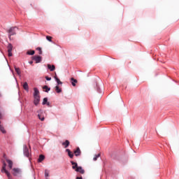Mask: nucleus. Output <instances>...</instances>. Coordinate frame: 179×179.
I'll return each instance as SVG.
<instances>
[{
	"label": "nucleus",
	"instance_id": "obj_20",
	"mask_svg": "<svg viewBox=\"0 0 179 179\" xmlns=\"http://www.w3.org/2000/svg\"><path fill=\"white\" fill-rule=\"evenodd\" d=\"M43 89L45 90L46 93H48V92L51 90V88L48 87L47 85L43 86Z\"/></svg>",
	"mask_w": 179,
	"mask_h": 179
},
{
	"label": "nucleus",
	"instance_id": "obj_21",
	"mask_svg": "<svg viewBox=\"0 0 179 179\" xmlns=\"http://www.w3.org/2000/svg\"><path fill=\"white\" fill-rule=\"evenodd\" d=\"M55 79L57 83V85H62V82L59 80V78H57V76H55Z\"/></svg>",
	"mask_w": 179,
	"mask_h": 179
},
{
	"label": "nucleus",
	"instance_id": "obj_5",
	"mask_svg": "<svg viewBox=\"0 0 179 179\" xmlns=\"http://www.w3.org/2000/svg\"><path fill=\"white\" fill-rule=\"evenodd\" d=\"M24 155L27 157H30V150H29V148H27V145L24 146Z\"/></svg>",
	"mask_w": 179,
	"mask_h": 179
},
{
	"label": "nucleus",
	"instance_id": "obj_32",
	"mask_svg": "<svg viewBox=\"0 0 179 179\" xmlns=\"http://www.w3.org/2000/svg\"><path fill=\"white\" fill-rule=\"evenodd\" d=\"M2 118V113L0 112V120Z\"/></svg>",
	"mask_w": 179,
	"mask_h": 179
},
{
	"label": "nucleus",
	"instance_id": "obj_12",
	"mask_svg": "<svg viewBox=\"0 0 179 179\" xmlns=\"http://www.w3.org/2000/svg\"><path fill=\"white\" fill-rule=\"evenodd\" d=\"M47 66H48V69H50V71L51 72H53V71H55V65L48 64Z\"/></svg>",
	"mask_w": 179,
	"mask_h": 179
},
{
	"label": "nucleus",
	"instance_id": "obj_27",
	"mask_svg": "<svg viewBox=\"0 0 179 179\" xmlns=\"http://www.w3.org/2000/svg\"><path fill=\"white\" fill-rule=\"evenodd\" d=\"M98 157H100V154H98V155H95V157L93 158V160L94 162H96V160H97Z\"/></svg>",
	"mask_w": 179,
	"mask_h": 179
},
{
	"label": "nucleus",
	"instance_id": "obj_13",
	"mask_svg": "<svg viewBox=\"0 0 179 179\" xmlns=\"http://www.w3.org/2000/svg\"><path fill=\"white\" fill-rule=\"evenodd\" d=\"M71 82L72 86L75 87V86H76V83H78V80H76L73 78H71Z\"/></svg>",
	"mask_w": 179,
	"mask_h": 179
},
{
	"label": "nucleus",
	"instance_id": "obj_10",
	"mask_svg": "<svg viewBox=\"0 0 179 179\" xmlns=\"http://www.w3.org/2000/svg\"><path fill=\"white\" fill-rule=\"evenodd\" d=\"M66 153H68V156L70 157V159H73L74 155L69 149L66 150Z\"/></svg>",
	"mask_w": 179,
	"mask_h": 179
},
{
	"label": "nucleus",
	"instance_id": "obj_9",
	"mask_svg": "<svg viewBox=\"0 0 179 179\" xmlns=\"http://www.w3.org/2000/svg\"><path fill=\"white\" fill-rule=\"evenodd\" d=\"M34 103L36 106H38V103H40V96H34Z\"/></svg>",
	"mask_w": 179,
	"mask_h": 179
},
{
	"label": "nucleus",
	"instance_id": "obj_2",
	"mask_svg": "<svg viewBox=\"0 0 179 179\" xmlns=\"http://www.w3.org/2000/svg\"><path fill=\"white\" fill-rule=\"evenodd\" d=\"M16 29H17V27H10V28L8 30V37H9L10 40V37H12V36L16 35Z\"/></svg>",
	"mask_w": 179,
	"mask_h": 179
},
{
	"label": "nucleus",
	"instance_id": "obj_8",
	"mask_svg": "<svg viewBox=\"0 0 179 179\" xmlns=\"http://www.w3.org/2000/svg\"><path fill=\"white\" fill-rule=\"evenodd\" d=\"M34 97H40V91H38V89L36 87L34 88Z\"/></svg>",
	"mask_w": 179,
	"mask_h": 179
},
{
	"label": "nucleus",
	"instance_id": "obj_34",
	"mask_svg": "<svg viewBox=\"0 0 179 179\" xmlns=\"http://www.w3.org/2000/svg\"><path fill=\"white\" fill-rule=\"evenodd\" d=\"M76 179H82V177H77Z\"/></svg>",
	"mask_w": 179,
	"mask_h": 179
},
{
	"label": "nucleus",
	"instance_id": "obj_4",
	"mask_svg": "<svg viewBox=\"0 0 179 179\" xmlns=\"http://www.w3.org/2000/svg\"><path fill=\"white\" fill-rule=\"evenodd\" d=\"M32 59L34 62H36V64H40V62H41V61H42V57H41V56L35 55V56L32 57Z\"/></svg>",
	"mask_w": 179,
	"mask_h": 179
},
{
	"label": "nucleus",
	"instance_id": "obj_18",
	"mask_svg": "<svg viewBox=\"0 0 179 179\" xmlns=\"http://www.w3.org/2000/svg\"><path fill=\"white\" fill-rule=\"evenodd\" d=\"M36 53V52L34 50H28L27 52V55H34V54Z\"/></svg>",
	"mask_w": 179,
	"mask_h": 179
},
{
	"label": "nucleus",
	"instance_id": "obj_6",
	"mask_svg": "<svg viewBox=\"0 0 179 179\" xmlns=\"http://www.w3.org/2000/svg\"><path fill=\"white\" fill-rule=\"evenodd\" d=\"M7 48H8V57H12L13 55L12 50H13V46L10 43H8Z\"/></svg>",
	"mask_w": 179,
	"mask_h": 179
},
{
	"label": "nucleus",
	"instance_id": "obj_23",
	"mask_svg": "<svg viewBox=\"0 0 179 179\" xmlns=\"http://www.w3.org/2000/svg\"><path fill=\"white\" fill-rule=\"evenodd\" d=\"M5 174H6L8 179H12V176H10V173H9V171H6Z\"/></svg>",
	"mask_w": 179,
	"mask_h": 179
},
{
	"label": "nucleus",
	"instance_id": "obj_1",
	"mask_svg": "<svg viewBox=\"0 0 179 179\" xmlns=\"http://www.w3.org/2000/svg\"><path fill=\"white\" fill-rule=\"evenodd\" d=\"M71 164H75V166H72L73 170H76L78 173H80V174H85V171L82 168V166H78V163L74 162L73 161H71Z\"/></svg>",
	"mask_w": 179,
	"mask_h": 179
},
{
	"label": "nucleus",
	"instance_id": "obj_29",
	"mask_svg": "<svg viewBox=\"0 0 179 179\" xmlns=\"http://www.w3.org/2000/svg\"><path fill=\"white\" fill-rule=\"evenodd\" d=\"M46 39H47L48 41H52V37L49 36H46Z\"/></svg>",
	"mask_w": 179,
	"mask_h": 179
},
{
	"label": "nucleus",
	"instance_id": "obj_3",
	"mask_svg": "<svg viewBox=\"0 0 179 179\" xmlns=\"http://www.w3.org/2000/svg\"><path fill=\"white\" fill-rule=\"evenodd\" d=\"M12 174L15 177H17V176L22 174V170L19 168H14L13 169Z\"/></svg>",
	"mask_w": 179,
	"mask_h": 179
},
{
	"label": "nucleus",
	"instance_id": "obj_7",
	"mask_svg": "<svg viewBox=\"0 0 179 179\" xmlns=\"http://www.w3.org/2000/svg\"><path fill=\"white\" fill-rule=\"evenodd\" d=\"M74 155L78 157V156H80L82 155V151H80V148L78 147L76 150H74Z\"/></svg>",
	"mask_w": 179,
	"mask_h": 179
},
{
	"label": "nucleus",
	"instance_id": "obj_16",
	"mask_svg": "<svg viewBox=\"0 0 179 179\" xmlns=\"http://www.w3.org/2000/svg\"><path fill=\"white\" fill-rule=\"evenodd\" d=\"M45 159V157L44 156V155H41L40 156H39V158H38V162H39V163H41V162H43V160H44Z\"/></svg>",
	"mask_w": 179,
	"mask_h": 179
},
{
	"label": "nucleus",
	"instance_id": "obj_26",
	"mask_svg": "<svg viewBox=\"0 0 179 179\" xmlns=\"http://www.w3.org/2000/svg\"><path fill=\"white\" fill-rule=\"evenodd\" d=\"M36 50L39 51L38 54L41 55L43 54V51L41 50V48H37Z\"/></svg>",
	"mask_w": 179,
	"mask_h": 179
},
{
	"label": "nucleus",
	"instance_id": "obj_15",
	"mask_svg": "<svg viewBox=\"0 0 179 179\" xmlns=\"http://www.w3.org/2000/svg\"><path fill=\"white\" fill-rule=\"evenodd\" d=\"M69 141L66 140L65 142L62 143V145L64 146V148L66 149V148H68V146H69Z\"/></svg>",
	"mask_w": 179,
	"mask_h": 179
},
{
	"label": "nucleus",
	"instance_id": "obj_24",
	"mask_svg": "<svg viewBox=\"0 0 179 179\" xmlns=\"http://www.w3.org/2000/svg\"><path fill=\"white\" fill-rule=\"evenodd\" d=\"M48 102V99L44 98V99H43V103H42L43 106H45V104H46Z\"/></svg>",
	"mask_w": 179,
	"mask_h": 179
},
{
	"label": "nucleus",
	"instance_id": "obj_14",
	"mask_svg": "<svg viewBox=\"0 0 179 179\" xmlns=\"http://www.w3.org/2000/svg\"><path fill=\"white\" fill-rule=\"evenodd\" d=\"M22 87H23V89H24V90H26L27 92H29V84H27V82L24 83Z\"/></svg>",
	"mask_w": 179,
	"mask_h": 179
},
{
	"label": "nucleus",
	"instance_id": "obj_33",
	"mask_svg": "<svg viewBox=\"0 0 179 179\" xmlns=\"http://www.w3.org/2000/svg\"><path fill=\"white\" fill-rule=\"evenodd\" d=\"M47 106H50V102H46Z\"/></svg>",
	"mask_w": 179,
	"mask_h": 179
},
{
	"label": "nucleus",
	"instance_id": "obj_19",
	"mask_svg": "<svg viewBox=\"0 0 179 179\" xmlns=\"http://www.w3.org/2000/svg\"><path fill=\"white\" fill-rule=\"evenodd\" d=\"M15 72L17 73V74L19 75V76H20V75H21V73H22L20 72V69H19V68L15 66Z\"/></svg>",
	"mask_w": 179,
	"mask_h": 179
},
{
	"label": "nucleus",
	"instance_id": "obj_28",
	"mask_svg": "<svg viewBox=\"0 0 179 179\" xmlns=\"http://www.w3.org/2000/svg\"><path fill=\"white\" fill-rule=\"evenodd\" d=\"M50 174L48 170L45 171V177H49Z\"/></svg>",
	"mask_w": 179,
	"mask_h": 179
},
{
	"label": "nucleus",
	"instance_id": "obj_30",
	"mask_svg": "<svg viewBox=\"0 0 179 179\" xmlns=\"http://www.w3.org/2000/svg\"><path fill=\"white\" fill-rule=\"evenodd\" d=\"M45 79H46V80H51V78L48 77V76H46Z\"/></svg>",
	"mask_w": 179,
	"mask_h": 179
},
{
	"label": "nucleus",
	"instance_id": "obj_22",
	"mask_svg": "<svg viewBox=\"0 0 179 179\" xmlns=\"http://www.w3.org/2000/svg\"><path fill=\"white\" fill-rule=\"evenodd\" d=\"M55 90H56L57 93H61V92H62V90L61 88H59V87L58 85H57L55 87Z\"/></svg>",
	"mask_w": 179,
	"mask_h": 179
},
{
	"label": "nucleus",
	"instance_id": "obj_17",
	"mask_svg": "<svg viewBox=\"0 0 179 179\" xmlns=\"http://www.w3.org/2000/svg\"><path fill=\"white\" fill-rule=\"evenodd\" d=\"M6 171H8V170H6V163L4 162L1 169V173H6Z\"/></svg>",
	"mask_w": 179,
	"mask_h": 179
},
{
	"label": "nucleus",
	"instance_id": "obj_25",
	"mask_svg": "<svg viewBox=\"0 0 179 179\" xmlns=\"http://www.w3.org/2000/svg\"><path fill=\"white\" fill-rule=\"evenodd\" d=\"M38 117L41 120V121H44V116H41V115H38Z\"/></svg>",
	"mask_w": 179,
	"mask_h": 179
},
{
	"label": "nucleus",
	"instance_id": "obj_35",
	"mask_svg": "<svg viewBox=\"0 0 179 179\" xmlns=\"http://www.w3.org/2000/svg\"><path fill=\"white\" fill-rule=\"evenodd\" d=\"M72 166H75V164H72Z\"/></svg>",
	"mask_w": 179,
	"mask_h": 179
},
{
	"label": "nucleus",
	"instance_id": "obj_31",
	"mask_svg": "<svg viewBox=\"0 0 179 179\" xmlns=\"http://www.w3.org/2000/svg\"><path fill=\"white\" fill-rule=\"evenodd\" d=\"M30 65H33V61L29 62Z\"/></svg>",
	"mask_w": 179,
	"mask_h": 179
},
{
	"label": "nucleus",
	"instance_id": "obj_11",
	"mask_svg": "<svg viewBox=\"0 0 179 179\" xmlns=\"http://www.w3.org/2000/svg\"><path fill=\"white\" fill-rule=\"evenodd\" d=\"M6 162L8 164V167L10 170H12V167H13V162H12V160H10V159H6Z\"/></svg>",
	"mask_w": 179,
	"mask_h": 179
}]
</instances>
